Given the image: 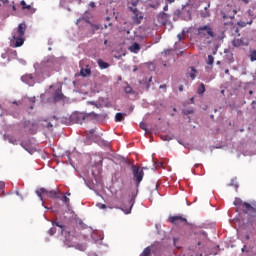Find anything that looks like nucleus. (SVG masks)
I'll use <instances>...</instances> for the list:
<instances>
[{"instance_id": "bf43d9fd", "label": "nucleus", "mask_w": 256, "mask_h": 256, "mask_svg": "<svg viewBox=\"0 0 256 256\" xmlns=\"http://www.w3.org/2000/svg\"><path fill=\"white\" fill-rule=\"evenodd\" d=\"M224 19H227V16H224Z\"/></svg>"}, {"instance_id": "9b49d317", "label": "nucleus", "mask_w": 256, "mask_h": 256, "mask_svg": "<svg viewBox=\"0 0 256 256\" xmlns=\"http://www.w3.org/2000/svg\"><path fill=\"white\" fill-rule=\"evenodd\" d=\"M125 117H127V113H124V114L121 112L116 113L115 115L116 123H121V121H124Z\"/></svg>"}, {"instance_id": "37998d69", "label": "nucleus", "mask_w": 256, "mask_h": 256, "mask_svg": "<svg viewBox=\"0 0 256 256\" xmlns=\"http://www.w3.org/2000/svg\"><path fill=\"white\" fill-rule=\"evenodd\" d=\"M243 3H245V5H248L249 0H241Z\"/></svg>"}, {"instance_id": "603ef678", "label": "nucleus", "mask_w": 256, "mask_h": 256, "mask_svg": "<svg viewBox=\"0 0 256 256\" xmlns=\"http://www.w3.org/2000/svg\"><path fill=\"white\" fill-rule=\"evenodd\" d=\"M225 73H226V74H229V69L225 70Z\"/></svg>"}, {"instance_id": "4be33fe9", "label": "nucleus", "mask_w": 256, "mask_h": 256, "mask_svg": "<svg viewBox=\"0 0 256 256\" xmlns=\"http://www.w3.org/2000/svg\"><path fill=\"white\" fill-rule=\"evenodd\" d=\"M200 15H201V17H203L204 19L207 18V17H209L210 14H209L208 7H205V8H204V11H202V12L200 13Z\"/></svg>"}, {"instance_id": "b1692460", "label": "nucleus", "mask_w": 256, "mask_h": 256, "mask_svg": "<svg viewBox=\"0 0 256 256\" xmlns=\"http://www.w3.org/2000/svg\"><path fill=\"white\" fill-rule=\"evenodd\" d=\"M250 61H256V50L250 51Z\"/></svg>"}, {"instance_id": "4468645a", "label": "nucleus", "mask_w": 256, "mask_h": 256, "mask_svg": "<svg viewBox=\"0 0 256 256\" xmlns=\"http://www.w3.org/2000/svg\"><path fill=\"white\" fill-rule=\"evenodd\" d=\"M21 147H23V149H25V151H27L28 153H30V155H33V153H35V150L31 147H29L24 141L20 143Z\"/></svg>"}, {"instance_id": "4c0bfd02", "label": "nucleus", "mask_w": 256, "mask_h": 256, "mask_svg": "<svg viewBox=\"0 0 256 256\" xmlns=\"http://www.w3.org/2000/svg\"><path fill=\"white\" fill-rule=\"evenodd\" d=\"M173 241H174L175 247L179 248V246H177V242H178L179 240H178L177 238H174Z\"/></svg>"}, {"instance_id": "49530a36", "label": "nucleus", "mask_w": 256, "mask_h": 256, "mask_svg": "<svg viewBox=\"0 0 256 256\" xmlns=\"http://www.w3.org/2000/svg\"><path fill=\"white\" fill-rule=\"evenodd\" d=\"M245 249H247V246L244 245V247L242 248V253H245Z\"/></svg>"}, {"instance_id": "cd10ccee", "label": "nucleus", "mask_w": 256, "mask_h": 256, "mask_svg": "<svg viewBox=\"0 0 256 256\" xmlns=\"http://www.w3.org/2000/svg\"><path fill=\"white\" fill-rule=\"evenodd\" d=\"M197 73V70L195 69V68H191V73H190V77H191V79L193 80V79H195V74Z\"/></svg>"}, {"instance_id": "393cba45", "label": "nucleus", "mask_w": 256, "mask_h": 256, "mask_svg": "<svg viewBox=\"0 0 256 256\" xmlns=\"http://www.w3.org/2000/svg\"><path fill=\"white\" fill-rule=\"evenodd\" d=\"M252 23H253V21H250V22L239 21L238 25H239V27H247V25H251Z\"/></svg>"}, {"instance_id": "ea45409f", "label": "nucleus", "mask_w": 256, "mask_h": 256, "mask_svg": "<svg viewBox=\"0 0 256 256\" xmlns=\"http://www.w3.org/2000/svg\"><path fill=\"white\" fill-rule=\"evenodd\" d=\"M159 89H167V85L163 84L159 86Z\"/></svg>"}, {"instance_id": "e433bc0d", "label": "nucleus", "mask_w": 256, "mask_h": 256, "mask_svg": "<svg viewBox=\"0 0 256 256\" xmlns=\"http://www.w3.org/2000/svg\"><path fill=\"white\" fill-rule=\"evenodd\" d=\"M89 7H91L92 9H95V2H90Z\"/></svg>"}, {"instance_id": "a878e982", "label": "nucleus", "mask_w": 256, "mask_h": 256, "mask_svg": "<svg viewBox=\"0 0 256 256\" xmlns=\"http://www.w3.org/2000/svg\"><path fill=\"white\" fill-rule=\"evenodd\" d=\"M213 63H215V58L213 55H208L207 65H213Z\"/></svg>"}, {"instance_id": "1a4fd4ad", "label": "nucleus", "mask_w": 256, "mask_h": 256, "mask_svg": "<svg viewBox=\"0 0 256 256\" xmlns=\"http://www.w3.org/2000/svg\"><path fill=\"white\" fill-rule=\"evenodd\" d=\"M20 5L22 6L23 10H27V11H31V13H35V9H33V7L31 6V4H28L25 2V0H22L20 2Z\"/></svg>"}, {"instance_id": "6ab92c4d", "label": "nucleus", "mask_w": 256, "mask_h": 256, "mask_svg": "<svg viewBox=\"0 0 256 256\" xmlns=\"http://www.w3.org/2000/svg\"><path fill=\"white\" fill-rule=\"evenodd\" d=\"M115 209H121L126 215H129L131 213V209H133V204L130 205L129 208H122V207H115Z\"/></svg>"}, {"instance_id": "c03bdc74", "label": "nucleus", "mask_w": 256, "mask_h": 256, "mask_svg": "<svg viewBox=\"0 0 256 256\" xmlns=\"http://www.w3.org/2000/svg\"><path fill=\"white\" fill-rule=\"evenodd\" d=\"M89 133H90V135H93V133H95V129H91V130L89 131Z\"/></svg>"}, {"instance_id": "58836bf2", "label": "nucleus", "mask_w": 256, "mask_h": 256, "mask_svg": "<svg viewBox=\"0 0 256 256\" xmlns=\"http://www.w3.org/2000/svg\"><path fill=\"white\" fill-rule=\"evenodd\" d=\"M163 11H169V5H168V4H166V5L164 6Z\"/></svg>"}, {"instance_id": "3c124183", "label": "nucleus", "mask_w": 256, "mask_h": 256, "mask_svg": "<svg viewBox=\"0 0 256 256\" xmlns=\"http://www.w3.org/2000/svg\"><path fill=\"white\" fill-rule=\"evenodd\" d=\"M252 105H256V100L252 101Z\"/></svg>"}, {"instance_id": "0eeeda50", "label": "nucleus", "mask_w": 256, "mask_h": 256, "mask_svg": "<svg viewBox=\"0 0 256 256\" xmlns=\"http://www.w3.org/2000/svg\"><path fill=\"white\" fill-rule=\"evenodd\" d=\"M168 221L172 223V225H187V218L181 215L169 216Z\"/></svg>"}, {"instance_id": "680f3d73", "label": "nucleus", "mask_w": 256, "mask_h": 256, "mask_svg": "<svg viewBox=\"0 0 256 256\" xmlns=\"http://www.w3.org/2000/svg\"><path fill=\"white\" fill-rule=\"evenodd\" d=\"M219 63H220V62L218 61L217 64L219 65Z\"/></svg>"}, {"instance_id": "5fc2aeb1", "label": "nucleus", "mask_w": 256, "mask_h": 256, "mask_svg": "<svg viewBox=\"0 0 256 256\" xmlns=\"http://www.w3.org/2000/svg\"><path fill=\"white\" fill-rule=\"evenodd\" d=\"M249 94H250V95H253V91L250 90V91H249Z\"/></svg>"}, {"instance_id": "423d86ee", "label": "nucleus", "mask_w": 256, "mask_h": 256, "mask_svg": "<svg viewBox=\"0 0 256 256\" xmlns=\"http://www.w3.org/2000/svg\"><path fill=\"white\" fill-rule=\"evenodd\" d=\"M198 31V35H200V37H215V32H213V28H211V26L209 25H205V26H200L197 29Z\"/></svg>"}, {"instance_id": "09e8293b", "label": "nucleus", "mask_w": 256, "mask_h": 256, "mask_svg": "<svg viewBox=\"0 0 256 256\" xmlns=\"http://www.w3.org/2000/svg\"><path fill=\"white\" fill-rule=\"evenodd\" d=\"M16 195H18V197H21V194H19V190L16 191Z\"/></svg>"}, {"instance_id": "f8f14e48", "label": "nucleus", "mask_w": 256, "mask_h": 256, "mask_svg": "<svg viewBox=\"0 0 256 256\" xmlns=\"http://www.w3.org/2000/svg\"><path fill=\"white\" fill-rule=\"evenodd\" d=\"M130 51L132 53H139V51H141V46L139 45V43L135 42L130 46Z\"/></svg>"}, {"instance_id": "aec40b11", "label": "nucleus", "mask_w": 256, "mask_h": 256, "mask_svg": "<svg viewBox=\"0 0 256 256\" xmlns=\"http://www.w3.org/2000/svg\"><path fill=\"white\" fill-rule=\"evenodd\" d=\"M8 141H9V143H11L12 145H18V144H19V139L15 138L14 136L8 137Z\"/></svg>"}, {"instance_id": "4d7b16f0", "label": "nucleus", "mask_w": 256, "mask_h": 256, "mask_svg": "<svg viewBox=\"0 0 256 256\" xmlns=\"http://www.w3.org/2000/svg\"><path fill=\"white\" fill-rule=\"evenodd\" d=\"M197 245H198V246L201 245V242H198Z\"/></svg>"}, {"instance_id": "a19ab883", "label": "nucleus", "mask_w": 256, "mask_h": 256, "mask_svg": "<svg viewBox=\"0 0 256 256\" xmlns=\"http://www.w3.org/2000/svg\"><path fill=\"white\" fill-rule=\"evenodd\" d=\"M100 209H107V205H105V204H100Z\"/></svg>"}, {"instance_id": "79ce46f5", "label": "nucleus", "mask_w": 256, "mask_h": 256, "mask_svg": "<svg viewBox=\"0 0 256 256\" xmlns=\"http://www.w3.org/2000/svg\"><path fill=\"white\" fill-rule=\"evenodd\" d=\"M186 115H191V113H193V110H189L187 112H184Z\"/></svg>"}, {"instance_id": "39448f33", "label": "nucleus", "mask_w": 256, "mask_h": 256, "mask_svg": "<svg viewBox=\"0 0 256 256\" xmlns=\"http://www.w3.org/2000/svg\"><path fill=\"white\" fill-rule=\"evenodd\" d=\"M131 169L133 173V179L136 185L139 186L141 184V181H143V177H145V172H143V169H147V168L145 167L141 168L137 165H132Z\"/></svg>"}, {"instance_id": "2eb2a0df", "label": "nucleus", "mask_w": 256, "mask_h": 256, "mask_svg": "<svg viewBox=\"0 0 256 256\" xmlns=\"http://www.w3.org/2000/svg\"><path fill=\"white\" fill-rule=\"evenodd\" d=\"M97 63L100 69H109V63L103 61L102 59H98Z\"/></svg>"}, {"instance_id": "5701e85b", "label": "nucleus", "mask_w": 256, "mask_h": 256, "mask_svg": "<svg viewBox=\"0 0 256 256\" xmlns=\"http://www.w3.org/2000/svg\"><path fill=\"white\" fill-rule=\"evenodd\" d=\"M198 95H203L205 93V84L201 83L198 90H197Z\"/></svg>"}, {"instance_id": "9d476101", "label": "nucleus", "mask_w": 256, "mask_h": 256, "mask_svg": "<svg viewBox=\"0 0 256 256\" xmlns=\"http://www.w3.org/2000/svg\"><path fill=\"white\" fill-rule=\"evenodd\" d=\"M91 31L95 35L97 31H103V26L101 24H91Z\"/></svg>"}, {"instance_id": "20e7f679", "label": "nucleus", "mask_w": 256, "mask_h": 256, "mask_svg": "<svg viewBox=\"0 0 256 256\" xmlns=\"http://www.w3.org/2000/svg\"><path fill=\"white\" fill-rule=\"evenodd\" d=\"M36 195L39 197L40 201L43 203V195L45 197H49L50 199H57L59 196V190L56 188V190H47L45 188H39L35 191Z\"/></svg>"}, {"instance_id": "052dcab7", "label": "nucleus", "mask_w": 256, "mask_h": 256, "mask_svg": "<svg viewBox=\"0 0 256 256\" xmlns=\"http://www.w3.org/2000/svg\"><path fill=\"white\" fill-rule=\"evenodd\" d=\"M92 115H97V114H95V113H92Z\"/></svg>"}, {"instance_id": "c9c22d12", "label": "nucleus", "mask_w": 256, "mask_h": 256, "mask_svg": "<svg viewBox=\"0 0 256 256\" xmlns=\"http://www.w3.org/2000/svg\"><path fill=\"white\" fill-rule=\"evenodd\" d=\"M160 17H162V19L167 18V13L165 12L160 13Z\"/></svg>"}, {"instance_id": "f3484780", "label": "nucleus", "mask_w": 256, "mask_h": 256, "mask_svg": "<svg viewBox=\"0 0 256 256\" xmlns=\"http://www.w3.org/2000/svg\"><path fill=\"white\" fill-rule=\"evenodd\" d=\"M63 99V92L61 90H56L54 94V100L61 101Z\"/></svg>"}, {"instance_id": "c756f323", "label": "nucleus", "mask_w": 256, "mask_h": 256, "mask_svg": "<svg viewBox=\"0 0 256 256\" xmlns=\"http://www.w3.org/2000/svg\"><path fill=\"white\" fill-rule=\"evenodd\" d=\"M3 189H5V182L0 181V195H3Z\"/></svg>"}, {"instance_id": "bb28decb", "label": "nucleus", "mask_w": 256, "mask_h": 256, "mask_svg": "<svg viewBox=\"0 0 256 256\" xmlns=\"http://www.w3.org/2000/svg\"><path fill=\"white\" fill-rule=\"evenodd\" d=\"M162 141H171L173 139V136L171 135H163L161 136Z\"/></svg>"}, {"instance_id": "72a5a7b5", "label": "nucleus", "mask_w": 256, "mask_h": 256, "mask_svg": "<svg viewBox=\"0 0 256 256\" xmlns=\"http://www.w3.org/2000/svg\"><path fill=\"white\" fill-rule=\"evenodd\" d=\"M49 233H50V235H55V233H57V229H55V228H50V229H49Z\"/></svg>"}, {"instance_id": "7ed1b4c3", "label": "nucleus", "mask_w": 256, "mask_h": 256, "mask_svg": "<svg viewBox=\"0 0 256 256\" xmlns=\"http://www.w3.org/2000/svg\"><path fill=\"white\" fill-rule=\"evenodd\" d=\"M139 3V0H132L128 3V9L133 13L132 19L134 23L137 25L141 24V20L143 19V13L137 9V4Z\"/></svg>"}, {"instance_id": "6e6552de", "label": "nucleus", "mask_w": 256, "mask_h": 256, "mask_svg": "<svg viewBox=\"0 0 256 256\" xmlns=\"http://www.w3.org/2000/svg\"><path fill=\"white\" fill-rule=\"evenodd\" d=\"M24 131L30 133V135H35L37 133V123L32 121H24Z\"/></svg>"}, {"instance_id": "412c9836", "label": "nucleus", "mask_w": 256, "mask_h": 256, "mask_svg": "<svg viewBox=\"0 0 256 256\" xmlns=\"http://www.w3.org/2000/svg\"><path fill=\"white\" fill-rule=\"evenodd\" d=\"M140 256H151V247H146Z\"/></svg>"}, {"instance_id": "f03ea898", "label": "nucleus", "mask_w": 256, "mask_h": 256, "mask_svg": "<svg viewBox=\"0 0 256 256\" xmlns=\"http://www.w3.org/2000/svg\"><path fill=\"white\" fill-rule=\"evenodd\" d=\"M25 31H27V24H19L18 28L12 32V37L10 38L11 47H23L25 43Z\"/></svg>"}, {"instance_id": "7c9ffc66", "label": "nucleus", "mask_w": 256, "mask_h": 256, "mask_svg": "<svg viewBox=\"0 0 256 256\" xmlns=\"http://www.w3.org/2000/svg\"><path fill=\"white\" fill-rule=\"evenodd\" d=\"M62 201H63V203H65V205H69V203H70L69 198L65 195L62 197Z\"/></svg>"}, {"instance_id": "de8ad7c7", "label": "nucleus", "mask_w": 256, "mask_h": 256, "mask_svg": "<svg viewBox=\"0 0 256 256\" xmlns=\"http://www.w3.org/2000/svg\"><path fill=\"white\" fill-rule=\"evenodd\" d=\"M179 91H183V85L179 86Z\"/></svg>"}, {"instance_id": "dca6fc26", "label": "nucleus", "mask_w": 256, "mask_h": 256, "mask_svg": "<svg viewBox=\"0 0 256 256\" xmlns=\"http://www.w3.org/2000/svg\"><path fill=\"white\" fill-rule=\"evenodd\" d=\"M80 75L82 77H89V75H91V69L90 68L81 69Z\"/></svg>"}, {"instance_id": "ddd939ff", "label": "nucleus", "mask_w": 256, "mask_h": 256, "mask_svg": "<svg viewBox=\"0 0 256 256\" xmlns=\"http://www.w3.org/2000/svg\"><path fill=\"white\" fill-rule=\"evenodd\" d=\"M21 80L24 83H27L29 85V83H31V81H33V74H26V75L21 77Z\"/></svg>"}, {"instance_id": "864d4df0", "label": "nucleus", "mask_w": 256, "mask_h": 256, "mask_svg": "<svg viewBox=\"0 0 256 256\" xmlns=\"http://www.w3.org/2000/svg\"><path fill=\"white\" fill-rule=\"evenodd\" d=\"M153 81V77H150L149 82Z\"/></svg>"}, {"instance_id": "a18cd8bd", "label": "nucleus", "mask_w": 256, "mask_h": 256, "mask_svg": "<svg viewBox=\"0 0 256 256\" xmlns=\"http://www.w3.org/2000/svg\"><path fill=\"white\" fill-rule=\"evenodd\" d=\"M167 3H175V0H166Z\"/></svg>"}, {"instance_id": "473e14b6", "label": "nucleus", "mask_w": 256, "mask_h": 256, "mask_svg": "<svg viewBox=\"0 0 256 256\" xmlns=\"http://www.w3.org/2000/svg\"><path fill=\"white\" fill-rule=\"evenodd\" d=\"M140 129H142L143 131H147V124L145 122H141Z\"/></svg>"}, {"instance_id": "a211bd4d", "label": "nucleus", "mask_w": 256, "mask_h": 256, "mask_svg": "<svg viewBox=\"0 0 256 256\" xmlns=\"http://www.w3.org/2000/svg\"><path fill=\"white\" fill-rule=\"evenodd\" d=\"M232 45H233V47H241V45H243V40H241L239 38H235L232 41Z\"/></svg>"}, {"instance_id": "6e6d98bb", "label": "nucleus", "mask_w": 256, "mask_h": 256, "mask_svg": "<svg viewBox=\"0 0 256 256\" xmlns=\"http://www.w3.org/2000/svg\"><path fill=\"white\" fill-rule=\"evenodd\" d=\"M91 105H95V102H91Z\"/></svg>"}, {"instance_id": "2f4dec72", "label": "nucleus", "mask_w": 256, "mask_h": 256, "mask_svg": "<svg viewBox=\"0 0 256 256\" xmlns=\"http://www.w3.org/2000/svg\"><path fill=\"white\" fill-rule=\"evenodd\" d=\"M46 124H44V127H46V129H53V124H51V122H47L45 121Z\"/></svg>"}, {"instance_id": "f257e3e1", "label": "nucleus", "mask_w": 256, "mask_h": 256, "mask_svg": "<svg viewBox=\"0 0 256 256\" xmlns=\"http://www.w3.org/2000/svg\"><path fill=\"white\" fill-rule=\"evenodd\" d=\"M53 225L61 229V234L65 238L64 245H66V247H75V249H78V251H85L87 249V246L85 244L79 243V238L81 237V235L77 234L73 230L71 231L69 227L61 224L60 222L54 221Z\"/></svg>"}, {"instance_id": "f704fd0d", "label": "nucleus", "mask_w": 256, "mask_h": 256, "mask_svg": "<svg viewBox=\"0 0 256 256\" xmlns=\"http://www.w3.org/2000/svg\"><path fill=\"white\" fill-rule=\"evenodd\" d=\"M177 37H178V40L183 41L184 34L180 33L177 35Z\"/></svg>"}, {"instance_id": "8fccbe9b", "label": "nucleus", "mask_w": 256, "mask_h": 256, "mask_svg": "<svg viewBox=\"0 0 256 256\" xmlns=\"http://www.w3.org/2000/svg\"><path fill=\"white\" fill-rule=\"evenodd\" d=\"M107 43H109V41H107V40H104V45H107Z\"/></svg>"}, {"instance_id": "13d9d810", "label": "nucleus", "mask_w": 256, "mask_h": 256, "mask_svg": "<svg viewBox=\"0 0 256 256\" xmlns=\"http://www.w3.org/2000/svg\"><path fill=\"white\" fill-rule=\"evenodd\" d=\"M67 195L69 196V195H71V193L68 192Z\"/></svg>"}, {"instance_id": "c85d7f7f", "label": "nucleus", "mask_w": 256, "mask_h": 256, "mask_svg": "<svg viewBox=\"0 0 256 256\" xmlns=\"http://www.w3.org/2000/svg\"><path fill=\"white\" fill-rule=\"evenodd\" d=\"M124 91H125V93H133V88H131V86H126L125 88H124Z\"/></svg>"}]
</instances>
